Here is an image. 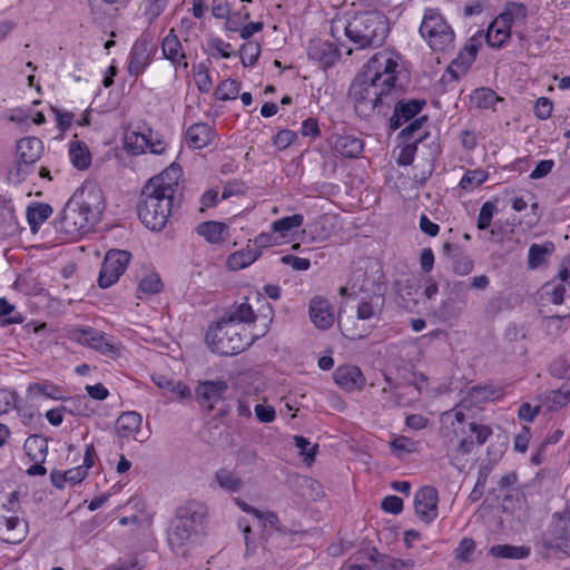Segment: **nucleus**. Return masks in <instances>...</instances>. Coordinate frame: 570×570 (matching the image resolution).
Returning a JSON list of instances; mask_svg holds the SVG:
<instances>
[{
	"label": "nucleus",
	"mask_w": 570,
	"mask_h": 570,
	"mask_svg": "<svg viewBox=\"0 0 570 570\" xmlns=\"http://www.w3.org/2000/svg\"><path fill=\"white\" fill-rule=\"evenodd\" d=\"M104 209L101 188L95 183H85L65 206L56 228L65 238L77 239L95 227Z\"/></svg>",
	"instance_id": "obj_1"
},
{
	"label": "nucleus",
	"mask_w": 570,
	"mask_h": 570,
	"mask_svg": "<svg viewBox=\"0 0 570 570\" xmlns=\"http://www.w3.org/2000/svg\"><path fill=\"white\" fill-rule=\"evenodd\" d=\"M177 169L165 170L144 186L137 205L140 222L150 230H161L171 214L173 199L178 190Z\"/></svg>",
	"instance_id": "obj_2"
},
{
	"label": "nucleus",
	"mask_w": 570,
	"mask_h": 570,
	"mask_svg": "<svg viewBox=\"0 0 570 570\" xmlns=\"http://www.w3.org/2000/svg\"><path fill=\"white\" fill-rule=\"evenodd\" d=\"M387 32L386 18L379 11L357 12L350 19L335 18L331 23V35L340 40L343 33L356 49L381 46Z\"/></svg>",
	"instance_id": "obj_3"
},
{
	"label": "nucleus",
	"mask_w": 570,
	"mask_h": 570,
	"mask_svg": "<svg viewBox=\"0 0 570 570\" xmlns=\"http://www.w3.org/2000/svg\"><path fill=\"white\" fill-rule=\"evenodd\" d=\"M350 97L356 114L363 118L370 117L375 111L385 115L397 98L396 95L386 91L362 73H358L352 82Z\"/></svg>",
	"instance_id": "obj_4"
},
{
	"label": "nucleus",
	"mask_w": 570,
	"mask_h": 570,
	"mask_svg": "<svg viewBox=\"0 0 570 570\" xmlns=\"http://www.w3.org/2000/svg\"><path fill=\"white\" fill-rule=\"evenodd\" d=\"M206 515V507L198 501H187L178 507L168 531V542L171 549H181L193 543L203 529Z\"/></svg>",
	"instance_id": "obj_5"
},
{
	"label": "nucleus",
	"mask_w": 570,
	"mask_h": 570,
	"mask_svg": "<svg viewBox=\"0 0 570 570\" xmlns=\"http://www.w3.org/2000/svg\"><path fill=\"white\" fill-rule=\"evenodd\" d=\"M254 336L245 326L219 320L206 333V343L212 352L224 356L237 355L250 346Z\"/></svg>",
	"instance_id": "obj_6"
},
{
	"label": "nucleus",
	"mask_w": 570,
	"mask_h": 570,
	"mask_svg": "<svg viewBox=\"0 0 570 570\" xmlns=\"http://www.w3.org/2000/svg\"><path fill=\"white\" fill-rule=\"evenodd\" d=\"M400 56L393 51L376 52L364 66L362 75L374 80L386 91L397 96L396 80Z\"/></svg>",
	"instance_id": "obj_7"
},
{
	"label": "nucleus",
	"mask_w": 570,
	"mask_h": 570,
	"mask_svg": "<svg viewBox=\"0 0 570 570\" xmlns=\"http://www.w3.org/2000/svg\"><path fill=\"white\" fill-rule=\"evenodd\" d=\"M419 31L434 51H446L454 47V31L435 9L425 10Z\"/></svg>",
	"instance_id": "obj_8"
},
{
	"label": "nucleus",
	"mask_w": 570,
	"mask_h": 570,
	"mask_svg": "<svg viewBox=\"0 0 570 570\" xmlns=\"http://www.w3.org/2000/svg\"><path fill=\"white\" fill-rule=\"evenodd\" d=\"M546 546L570 556V508L552 515Z\"/></svg>",
	"instance_id": "obj_9"
},
{
	"label": "nucleus",
	"mask_w": 570,
	"mask_h": 570,
	"mask_svg": "<svg viewBox=\"0 0 570 570\" xmlns=\"http://www.w3.org/2000/svg\"><path fill=\"white\" fill-rule=\"evenodd\" d=\"M130 253L126 250H109L104 259L98 284L101 288H107L114 285L119 277L125 273L129 262Z\"/></svg>",
	"instance_id": "obj_10"
},
{
	"label": "nucleus",
	"mask_w": 570,
	"mask_h": 570,
	"mask_svg": "<svg viewBox=\"0 0 570 570\" xmlns=\"http://www.w3.org/2000/svg\"><path fill=\"white\" fill-rule=\"evenodd\" d=\"M439 493L433 487L421 488L414 495V509L417 517L425 523L438 518Z\"/></svg>",
	"instance_id": "obj_11"
},
{
	"label": "nucleus",
	"mask_w": 570,
	"mask_h": 570,
	"mask_svg": "<svg viewBox=\"0 0 570 570\" xmlns=\"http://www.w3.org/2000/svg\"><path fill=\"white\" fill-rule=\"evenodd\" d=\"M71 338L105 355L116 353V347L106 340L100 331L94 328H75L71 332Z\"/></svg>",
	"instance_id": "obj_12"
},
{
	"label": "nucleus",
	"mask_w": 570,
	"mask_h": 570,
	"mask_svg": "<svg viewBox=\"0 0 570 570\" xmlns=\"http://www.w3.org/2000/svg\"><path fill=\"white\" fill-rule=\"evenodd\" d=\"M151 48L148 37L138 38L130 50L128 72L138 77L150 63Z\"/></svg>",
	"instance_id": "obj_13"
},
{
	"label": "nucleus",
	"mask_w": 570,
	"mask_h": 570,
	"mask_svg": "<svg viewBox=\"0 0 570 570\" xmlns=\"http://www.w3.org/2000/svg\"><path fill=\"white\" fill-rule=\"evenodd\" d=\"M227 389L228 386L225 381H205L198 384L195 393L199 404L212 411L223 400Z\"/></svg>",
	"instance_id": "obj_14"
},
{
	"label": "nucleus",
	"mask_w": 570,
	"mask_h": 570,
	"mask_svg": "<svg viewBox=\"0 0 570 570\" xmlns=\"http://www.w3.org/2000/svg\"><path fill=\"white\" fill-rule=\"evenodd\" d=\"M308 313L312 323L320 330H327L335 322L334 307L326 298H312Z\"/></svg>",
	"instance_id": "obj_15"
},
{
	"label": "nucleus",
	"mask_w": 570,
	"mask_h": 570,
	"mask_svg": "<svg viewBox=\"0 0 570 570\" xmlns=\"http://www.w3.org/2000/svg\"><path fill=\"white\" fill-rule=\"evenodd\" d=\"M141 416L137 412H125L116 421V431L120 439H134L140 443L147 436L140 435Z\"/></svg>",
	"instance_id": "obj_16"
},
{
	"label": "nucleus",
	"mask_w": 570,
	"mask_h": 570,
	"mask_svg": "<svg viewBox=\"0 0 570 570\" xmlns=\"http://www.w3.org/2000/svg\"><path fill=\"white\" fill-rule=\"evenodd\" d=\"M424 106L425 100L423 99L397 101L394 107V114L390 119L391 128L395 130L400 128L403 124L412 120L421 112Z\"/></svg>",
	"instance_id": "obj_17"
},
{
	"label": "nucleus",
	"mask_w": 570,
	"mask_h": 570,
	"mask_svg": "<svg viewBox=\"0 0 570 570\" xmlns=\"http://www.w3.org/2000/svg\"><path fill=\"white\" fill-rule=\"evenodd\" d=\"M27 534V523L18 517L0 514V539L10 544L20 543Z\"/></svg>",
	"instance_id": "obj_18"
},
{
	"label": "nucleus",
	"mask_w": 570,
	"mask_h": 570,
	"mask_svg": "<svg viewBox=\"0 0 570 570\" xmlns=\"http://www.w3.org/2000/svg\"><path fill=\"white\" fill-rule=\"evenodd\" d=\"M161 51L164 57L171 62L175 69L179 67L186 69L188 67L185 50L174 29H170L168 35L163 39Z\"/></svg>",
	"instance_id": "obj_19"
},
{
	"label": "nucleus",
	"mask_w": 570,
	"mask_h": 570,
	"mask_svg": "<svg viewBox=\"0 0 570 570\" xmlns=\"http://www.w3.org/2000/svg\"><path fill=\"white\" fill-rule=\"evenodd\" d=\"M333 376L335 383L345 391L361 390L365 384L362 371L355 365H341Z\"/></svg>",
	"instance_id": "obj_20"
},
{
	"label": "nucleus",
	"mask_w": 570,
	"mask_h": 570,
	"mask_svg": "<svg viewBox=\"0 0 570 570\" xmlns=\"http://www.w3.org/2000/svg\"><path fill=\"white\" fill-rule=\"evenodd\" d=\"M42 141L36 137H26L17 142V156L19 161V170L21 166L35 164L41 156Z\"/></svg>",
	"instance_id": "obj_21"
},
{
	"label": "nucleus",
	"mask_w": 570,
	"mask_h": 570,
	"mask_svg": "<svg viewBox=\"0 0 570 570\" xmlns=\"http://www.w3.org/2000/svg\"><path fill=\"white\" fill-rule=\"evenodd\" d=\"M308 56L311 59L320 61L325 68L333 66L340 58L338 49L322 40H313L308 46Z\"/></svg>",
	"instance_id": "obj_22"
},
{
	"label": "nucleus",
	"mask_w": 570,
	"mask_h": 570,
	"mask_svg": "<svg viewBox=\"0 0 570 570\" xmlns=\"http://www.w3.org/2000/svg\"><path fill=\"white\" fill-rule=\"evenodd\" d=\"M500 397V391L490 385H474L468 390L461 400V406L478 407L489 401Z\"/></svg>",
	"instance_id": "obj_23"
},
{
	"label": "nucleus",
	"mask_w": 570,
	"mask_h": 570,
	"mask_svg": "<svg viewBox=\"0 0 570 570\" xmlns=\"http://www.w3.org/2000/svg\"><path fill=\"white\" fill-rule=\"evenodd\" d=\"M215 138L214 129L206 122H196L186 131V141L190 148L202 149Z\"/></svg>",
	"instance_id": "obj_24"
},
{
	"label": "nucleus",
	"mask_w": 570,
	"mask_h": 570,
	"mask_svg": "<svg viewBox=\"0 0 570 570\" xmlns=\"http://www.w3.org/2000/svg\"><path fill=\"white\" fill-rule=\"evenodd\" d=\"M256 316L252 306L247 303L234 304L220 318L237 326H245L255 321Z\"/></svg>",
	"instance_id": "obj_25"
},
{
	"label": "nucleus",
	"mask_w": 570,
	"mask_h": 570,
	"mask_svg": "<svg viewBox=\"0 0 570 570\" xmlns=\"http://www.w3.org/2000/svg\"><path fill=\"white\" fill-rule=\"evenodd\" d=\"M363 140L354 135L337 136L334 142V149L343 157L356 158L363 151Z\"/></svg>",
	"instance_id": "obj_26"
},
{
	"label": "nucleus",
	"mask_w": 570,
	"mask_h": 570,
	"mask_svg": "<svg viewBox=\"0 0 570 570\" xmlns=\"http://www.w3.org/2000/svg\"><path fill=\"white\" fill-rule=\"evenodd\" d=\"M556 246L552 242L542 244H532L528 253V267L537 269L547 263L549 256L553 254Z\"/></svg>",
	"instance_id": "obj_27"
},
{
	"label": "nucleus",
	"mask_w": 570,
	"mask_h": 570,
	"mask_svg": "<svg viewBox=\"0 0 570 570\" xmlns=\"http://www.w3.org/2000/svg\"><path fill=\"white\" fill-rule=\"evenodd\" d=\"M52 207L45 203H33L27 208V220L33 234L39 230V227L50 217Z\"/></svg>",
	"instance_id": "obj_28"
},
{
	"label": "nucleus",
	"mask_w": 570,
	"mask_h": 570,
	"mask_svg": "<svg viewBox=\"0 0 570 570\" xmlns=\"http://www.w3.org/2000/svg\"><path fill=\"white\" fill-rule=\"evenodd\" d=\"M69 158L73 167L79 170L87 169L91 164V154L83 141L73 140L69 145Z\"/></svg>",
	"instance_id": "obj_29"
},
{
	"label": "nucleus",
	"mask_w": 570,
	"mask_h": 570,
	"mask_svg": "<svg viewBox=\"0 0 570 570\" xmlns=\"http://www.w3.org/2000/svg\"><path fill=\"white\" fill-rule=\"evenodd\" d=\"M28 456L37 463H43L48 452V443L45 438L31 435L24 442Z\"/></svg>",
	"instance_id": "obj_30"
},
{
	"label": "nucleus",
	"mask_w": 570,
	"mask_h": 570,
	"mask_svg": "<svg viewBox=\"0 0 570 570\" xmlns=\"http://www.w3.org/2000/svg\"><path fill=\"white\" fill-rule=\"evenodd\" d=\"M227 229V226L224 223L219 222H204L199 224L196 228L197 233L203 236L207 242L212 244H217L223 242L224 232Z\"/></svg>",
	"instance_id": "obj_31"
},
{
	"label": "nucleus",
	"mask_w": 570,
	"mask_h": 570,
	"mask_svg": "<svg viewBox=\"0 0 570 570\" xmlns=\"http://www.w3.org/2000/svg\"><path fill=\"white\" fill-rule=\"evenodd\" d=\"M153 382L163 390L169 391L175 400H183L190 395L189 389L181 382L169 380L167 376L157 374L153 376Z\"/></svg>",
	"instance_id": "obj_32"
},
{
	"label": "nucleus",
	"mask_w": 570,
	"mask_h": 570,
	"mask_svg": "<svg viewBox=\"0 0 570 570\" xmlns=\"http://www.w3.org/2000/svg\"><path fill=\"white\" fill-rule=\"evenodd\" d=\"M490 554L495 558L520 560L529 557L530 548L524 546L497 544L491 547Z\"/></svg>",
	"instance_id": "obj_33"
},
{
	"label": "nucleus",
	"mask_w": 570,
	"mask_h": 570,
	"mask_svg": "<svg viewBox=\"0 0 570 570\" xmlns=\"http://www.w3.org/2000/svg\"><path fill=\"white\" fill-rule=\"evenodd\" d=\"M18 220L11 206L0 207V238L14 236L18 233Z\"/></svg>",
	"instance_id": "obj_34"
},
{
	"label": "nucleus",
	"mask_w": 570,
	"mask_h": 570,
	"mask_svg": "<svg viewBox=\"0 0 570 570\" xmlns=\"http://www.w3.org/2000/svg\"><path fill=\"white\" fill-rule=\"evenodd\" d=\"M259 256V252L254 248H246L232 254L227 259V265L233 271H238L249 266Z\"/></svg>",
	"instance_id": "obj_35"
},
{
	"label": "nucleus",
	"mask_w": 570,
	"mask_h": 570,
	"mask_svg": "<svg viewBox=\"0 0 570 570\" xmlns=\"http://www.w3.org/2000/svg\"><path fill=\"white\" fill-rule=\"evenodd\" d=\"M308 229L313 240L324 242L331 237L333 224L327 216H321L308 226Z\"/></svg>",
	"instance_id": "obj_36"
},
{
	"label": "nucleus",
	"mask_w": 570,
	"mask_h": 570,
	"mask_svg": "<svg viewBox=\"0 0 570 570\" xmlns=\"http://www.w3.org/2000/svg\"><path fill=\"white\" fill-rule=\"evenodd\" d=\"M215 480L223 490L230 493L239 491L243 487V481L228 469L216 471Z\"/></svg>",
	"instance_id": "obj_37"
},
{
	"label": "nucleus",
	"mask_w": 570,
	"mask_h": 570,
	"mask_svg": "<svg viewBox=\"0 0 570 570\" xmlns=\"http://www.w3.org/2000/svg\"><path fill=\"white\" fill-rule=\"evenodd\" d=\"M510 24L504 23L499 27V21L495 20L489 28L485 35V39L489 46L500 48L507 39L510 37Z\"/></svg>",
	"instance_id": "obj_38"
},
{
	"label": "nucleus",
	"mask_w": 570,
	"mask_h": 570,
	"mask_svg": "<svg viewBox=\"0 0 570 570\" xmlns=\"http://www.w3.org/2000/svg\"><path fill=\"white\" fill-rule=\"evenodd\" d=\"M304 223L302 214L286 216L272 223V232L285 237L291 230L298 228Z\"/></svg>",
	"instance_id": "obj_39"
},
{
	"label": "nucleus",
	"mask_w": 570,
	"mask_h": 570,
	"mask_svg": "<svg viewBox=\"0 0 570 570\" xmlns=\"http://www.w3.org/2000/svg\"><path fill=\"white\" fill-rule=\"evenodd\" d=\"M125 144L134 155L144 154L148 149L147 129L142 131H131L126 135Z\"/></svg>",
	"instance_id": "obj_40"
},
{
	"label": "nucleus",
	"mask_w": 570,
	"mask_h": 570,
	"mask_svg": "<svg viewBox=\"0 0 570 570\" xmlns=\"http://www.w3.org/2000/svg\"><path fill=\"white\" fill-rule=\"evenodd\" d=\"M383 307V298L376 297L372 301H363L358 304L356 316L358 320L367 321L381 314Z\"/></svg>",
	"instance_id": "obj_41"
},
{
	"label": "nucleus",
	"mask_w": 570,
	"mask_h": 570,
	"mask_svg": "<svg viewBox=\"0 0 570 570\" xmlns=\"http://www.w3.org/2000/svg\"><path fill=\"white\" fill-rule=\"evenodd\" d=\"M528 16V9L523 3L510 2L501 13L502 22L511 24L515 21H524Z\"/></svg>",
	"instance_id": "obj_42"
},
{
	"label": "nucleus",
	"mask_w": 570,
	"mask_h": 570,
	"mask_svg": "<svg viewBox=\"0 0 570 570\" xmlns=\"http://www.w3.org/2000/svg\"><path fill=\"white\" fill-rule=\"evenodd\" d=\"M489 175L483 169L468 170L461 178L459 186L464 190H473L481 186Z\"/></svg>",
	"instance_id": "obj_43"
},
{
	"label": "nucleus",
	"mask_w": 570,
	"mask_h": 570,
	"mask_svg": "<svg viewBox=\"0 0 570 570\" xmlns=\"http://www.w3.org/2000/svg\"><path fill=\"white\" fill-rule=\"evenodd\" d=\"M471 99L478 108L489 109L499 101L497 94L489 88H480L473 91Z\"/></svg>",
	"instance_id": "obj_44"
},
{
	"label": "nucleus",
	"mask_w": 570,
	"mask_h": 570,
	"mask_svg": "<svg viewBox=\"0 0 570 570\" xmlns=\"http://www.w3.org/2000/svg\"><path fill=\"white\" fill-rule=\"evenodd\" d=\"M261 53V45L256 41H247L239 48V57L244 67H252L256 63Z\"/></svg>",
	"instance_id": "obj_45"
},
{
	"label": "nucleus",
	"mask_w": 570,
	"mask_h": 570,
	"mask_svg": "<svg viewBox=\"0 0 570 570\" xmlns=\"http://www.w3.org/2000/svg\"><path fill=\"white\" fill-rule=\"evenodd\" d=\"M239 90V81L234 79H226L218 85L216 95L219 100H232L237 98Z\"/></svg>",
	"instance_id": "obj_46"
},
{
	"label": "nucleus",
	"mask_w": 570,
	"mask_h": 570,
	"mask_svg": "<svg viewBox=\"0 0 570 570\" xmlns=\"http://www.w3.org/2000/svg\"><path fill=\"white\" fill-rule=\"evenodd\" d=\"M28 391L33 394H40L53 400H61V390L50 382H37L29 385Z\"/></svg>",
	"instance_id": "obj_47"
},
{
	"label": "nucleus",
	"mask_w": 570,
	"mask_h": 570,
	"mask_svg": "<svg viewBox=\"0 0 570 570\" xmlns=\"http://www.w3.org/2000/svg\"><path fill=\"white\" fill-rule=\"evenodd\" d=\"M161 287L163 283L160 277L156 273H148L140 279L138 292L146 295H151L159 293Z\"/></svg>",
	"instance_id": "obj_48"
},
{
	"label": "nucleus",
	"mask_w": 570,
	"mask_h": 570,
	"mask_svg": "<svg viewBox=\"0 0 570 570\" xmlns=\"http://www.w3.org/2000/svg\"><path fill=\"white\" fill-rule=\"evenodd\" d=\"M544 292L553 304H561L563 303L566 295L570 296V283H549L544 286Z\"/></svg>",
	"instance_id": "obj_49"
},
{
	"label": "nucleus",
	"mask_w": 570,
	"mask_h": 570,
	"mask_svg": "<svg viewBox=\"0 0 570 570\" xmlns=\"http://www.w3.org/2000/svg\"><path fill=\"white\" fill-rule=\"evenodd\" d=\"M262 522L263 528H274L279 534L286 535L289 533V530L282 524L278 515L273 511L262 512L259 510V517H256Z\"/></svg>",
	"instance_id": "obj_50"
},
{
	"label": "nucleus",
	"mask_w": 570,
	"mask_h": 570,
	"mask_svg": "<svg viewBox=\"0 0 570 570\" xmlns=\"http://www.w3.org/2000/svg\"><path fill=\"white\" fill-rule=\"evenodd\" d=\"M453 272L458 275L464 276L470 274L473 271L474 262L469 256L462 253H456L453 255Z\"/></svg>",
	"instance_id": "obj_51"
},
{
	"label": "nucleus",
	"mask_w": 570,
	"mask_h": 570,
	"mask_svg": "<svg viewBox=\"0 0 570 570\" xmlns=\"http://www.w3.org/2000/svg\"><path fill=\"white\" fill-rule=\"evenodd\" d=\"M383 570H414V561L394 557H381Z\"/></svg>",
	"instance_id": "obj_52"
},
{
	"label": "nucleus",
	"mask_w": 570,
	"mask_h": 570,
	"mask_svg": "<svg viewBox=\"0 0 570 570\" xmlns=\"http://www.w3.org/2000/svg\"><path fill=\"white\" fill-rule=\"evenodd\" d=\"M14 309V306L10 304L4 297L0 298V317H6L3 320V325H10V324H21L23 322V316L21 314H16L12 316H9Z\"/></svg>",
	"instance_id": "obj_53"
},
{
	"label": "nucleus",
	"mask_w": 570,
	"mask_h": 570,
	"mask_svg": "<svg viewBox=\"0 0 570 570\" xmlns=\"http://www.w3.org/2000/svg\"><path fill=\"white\" fill-rule=\"evenodd\" d=\"M250 18L249 11L244 7L239 11L230 13L227 22L225 23L226 29L233 32L239 30V27Z\"/></svg>",
	"instance_id": "obj_54"
},
{
	"label": "nucleus",
	"mask_w": 570,
	"mask_h": 570,
	"mask_svg": "<svg viewBox=\"0 0 570 570\" xmlns=\"http://www.w3.org/2000/svg\"><path fill=\"white\" fill-rule=\"evenodd\" d=\"M553 407H563L570 401V385H562L559 390L551 391L549 396Z\"/></svg>",
	"instance_id": "obj_55"
},
{
	"label": "nucleus",
	"mask_w": 570,
	"mask_h": 570,
	"mask_svg": "<svg viewBox=\"0 0 570 570\" xmlns=\"http://www.w3.org/2000/svg\"><path fill=\"white\" fill-rule=\"evenodd\" d=\"M495 206L491 202H485L481 206L476 224L479 229L484 230L490 226Z\"/></svg>",
	"instance_id": "obj_56"
},
{
	"label": "nucleus",
	"mask_w": 570,
	"mask_h": 570,
	"mask_svg": "<svg viewBox=\"0 0 570 570\" xmlns=\"http://www.w3.org/2000/svg\"><path fill=\"white\" fill-rule=\"evenodd\" d=\"M148 149L155 155H161L166 150V142L163 137L153 129L147 128Z\"/></svg>",
	"instance_id": "obj_57"
},
{
	"label": "nucleus",
	"mask_w": 570,
	"mask_h": 570,
	"mask_svg": "<svg viewBox=\"0 0 570 570\" xmlns=\"http://www.w3.org/2000/svg\"><path fill=\"white\" fill-rule=\"evenodd\" d=\"M294 443L297 449L301 450V454H305V461L313 462L316 455L317 444L312 445L307 439L301 435L294 436Z\"/></svg>",
	"instance_id": "obj_58"
},
{
	"label": "nucleus",
	"mask_w": 570,
	"mask_h": 570,
	"mask_svg": "<svg viewBox=\"0 0 570 570\" xmlns=\"http://www.w3.org/2000/svg\"><path fill=\"white\" fill-rule=\"evenodd\" d=\"M391 448L397 455L415 451V442L406 436H397L391 442Z\"/></svg>",
	"instance_id": "obj_59"
},
{
	"label": "nucleus",
	"mask_w": 570,
	"mask_h": 570,
	"mask_svg": "<svg viewBox=\"0 0 570 570\" xmlns=\"http://www.w3.org/2000/svg\"><path fill=\"white\" fill-rule=\"evenodd\" d=\"M475 549V542L471 538H463L455 549V558L461 561H468Z\"/></svg>",
	"instance_id": "obj_60"
},
{
	"label": "nucleus",
	"mask_w": 570,
	"mask_h": 570,
	"mask_svg": "<svg viewBox=\"0 0 570 570\" xmlns=\"http://www.w3.org/2000/svg\"><path fill=\"white\" fill-rule=\"evenodd\" d=\"M550 371L554 376L570 380V357H560L556 360L551 364Z\"/></svg>",
	"instance_id": "obj_61"
},
{
	"label": "nucleus",
	"mask_w": 570,
	"mask_h": 570,
	"mask_svg": "<svg viewBox=\"0 0 570 570\" xmlns=\"http://www.w3.org/2000/svg\"><path fill=\"white\" fill-rule=\"evenodd\" d=\"M296 137L297 135L293 130L283 129L274 136L273 144L279 150H284L296 139Z\"/></svg>",
	"instance_id": "obj_62"
},
{
	"label": "nucleus",
	"mask_w": 570,
	"mask_h": 570,
	"mask_svg": "<svg viewBox=\"0 0 570 570\" xmlns=\"http://www.w3.org/2000/svg\"><path fill=\"white\" fill-rule=\"evenodd\" d=\"M382 509L392 514H399L403 510V500L396 495H387L382 500Z\"/></svg>",
	"instance_id": "obj_63"
},
{
	"label": "nucleus",
	"mask_w": 570,
	"mask_h": 570,
	"mask_svg": "<svg viewBox=\"0 0 570 570\" xmlns=\"http://www.w3.org/2000/svg\"><path fill=\"white\" fill-rule=\"evenodd\" d=\"M552 109V101L549 98L541 97L535 102L534 115L539 119L546 120L551 116Z\"/></svg>",
	"instance_id": "obj_64"
}]
</instances>
